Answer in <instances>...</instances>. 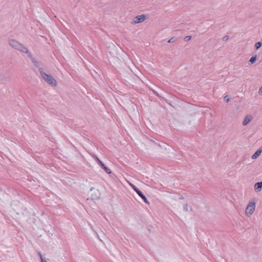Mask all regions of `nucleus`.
<instances>
[{"instance_id":"obj_1","label":"nucleus","mask_w":262,"mask_h":262,"mask_svg":"<svg viewBox=\"0 0 262 262\" xmlns=\"http://www.w3.org/2000/svg\"><path fill=\"white\" fill-rule=\"evenodd\" d=\"M257 200L256 198L251 199L248 202L245 210V214L246 217H250L256 209Z\"/></svg>"},{"instance_id":"obj_2","label":"nucleus","mask_w":262,"mask_h":262,"mask_svg":"<svg viewBox=\"0 0 262 262\" xmlns=\"http://www.w3.org/2000/svg\"><path fill=\"white\" fill-rule=\"evenodd\" d=\"M40 75L41 77L49 84L54 86L57 85V81L51 75L47 74L42 71H40Z\"/></svg>"},{"instance_id":"obj_3","label":"nucleus","mask_w":262,"mask_h":262,"mask_svg":"<svg viewBox=\"0 0 262 262\" xmlns=\"http://www.w3.org/2000/svg\"><path fill=\"white\" fill-rule=\"evenodd\" d=\"M147 18V16L145 14L137 15L133 18L132 21V24L136 25L143 23Z\"/></svg>"},{"instance_id":"obj_4","label":"nucleus","mask_w":262,"mask_h":262,"mask_svg":"<svg viewBox=\"0 0 262 262\" xmlns=\"http://www.w3.org/2000/svg\"><path fill=\"white\" fill-rule=\"evenodd\" d=\"M128 184L132 187V188L137 192V193L143 199L144 202L149 204V202L147 200L146 196L132 183L128 182Z\"/></svg>"},{"instance_id":"obj_5","label":"nucleus","mask_w":262,"mask_h":262,"mask_svg":"<svg viewBox=\"0 0 262 262\" xmlns=\"http://www.w3.org/2000/svg\"><path fill=\"white\" fill-rule=\"evenodd\" d=\"M253 119V117L251 115H246L242 122V125L243 126L247 125Z\"/></svg>"},{"instance_id":"obj_6","label":"nucleus","mask_w":262,"mask_h":262,"mask_svg":"<svg viewBox=\"0 0 262 262\" xmlns=\"http://www.w3.org/2000/svg\"><path fill=\"white\" fill-rule=\"evenodd\" d=\"M8 42L11 47L15 48V47H16V40L15 39V36H12L11 37H9Z\"/></svg>"},{"instance_id":"obj_7","label":"nucleus","mask_w":262,"mask_h":262,"mask_svg":"<svg viewBox=\"0 0 262 262\" xmlns=\"http://www.w3.org/2000/svg\"><path fill=\"white\" fill-rule=\"evenodd\" d=\"M254 190L256 192H260L262 189V181L261 182H257L254 184Z\"/></svg>"},{"instance_id":"obj_8","label":"nucleus","mask_w":262,"mask_h":262,"mask_svg":"<svg viewBox=\"0 0 262 262\" xmlns=\"http://www.w3.org/2000/svg\"><path fill=\"white\" fill-rule=\"evenodd\" d=\"M17 50L23 53H28V49L24 47L21 44H17Z\"/></svg>"},{"instance_id":"obj_9","label":"nucleus","mask_w":262,"mask_h":262,"mask_svg":"<svg viewBox=\"0 0 262 262\" xmlns=\"http://www.w3.org/2000/svg\"><path fill=\"white\" fill-rule=\"evenodd\" d=\"M257 60V56L256 55H254L253 56H252L250 59H249V60L248 61V63L249 64H252L253 63H254Z\"/></svg>"},{"instance_id":"obj_10","label":"nucleus","mask_w":262,"mask_h":262,"mask_svg":"<svg viewBox=\"0 0 262 262\" xmlns=\"http://www.w3.org/2000/svg\"><path fill=\"white\" fill-rule=\"evenodd\" d=\"M261 150H257L252 156L251 158L252 159H256L257 158H258L259 155L261 154Z\"/></svg>"},{"instance_id":"obj_11","label":"nucleus","mask_w":262,"mask_h":262,"mask_svg":"<svg viewBox=\"0 0 262 262\" xmlns=\"http://www.w3.org/2000/svg\"><path fill=\"white\" fill-rule=\"evenodd\" d=\"M261 46L262 43L260 41H258L255 43L254 47L256 50H258L261 47Z\"/></svg>"},{"instance_id":"obj_12","label":"nucleus","mask_w":262,"mask_h":262,"mask_svg":"<svg viewBox=\"0 0 262 262\" xmlns=\"http://www.w3.org/2000/svg\"><path fill=\"white\" fill-rule=\"evenodd\" d=\"M104 170L108 174H110L112 173L111 170L110 168H107L106 166L104 168Z\"/></svg>"},{"instance_id":"obj_13","label":"nucleus","mask_w":262,"mask_h":262,"mask_svg":"<svg viewBox=\"0 0 262 262\" xmlns=\"http://www.w3.org/2000/svg\"><path fill=\"white\" fill-rule=\"evenodd\" d=\"M176 39L174 37L171 38L168 40V43H172L176 41Z\"/></svg>"},{"instance_id":"obj_14","label":"nucleus","mask_w":262,"mask_h":262,"mask_svg":"<svg viewBox=\"0 0 262 262\" xmlns=\"http://www.w3.org/2000/svg\"><path fill=\"white\" fill-rule=\"evenodd\" d=\"M39 254L41 259V262H48L45 259H44L42 257V256L40 253H39Z\"/></svg>"},{"instance_id":"obj_15","label":"nucleus","mask_w":262,"mask_h":262,"mask_svg":"<svg viewBox=\"0 0 262 262\" xmlns=\"http://www.w3.org/2000/svg\"><path fill=\"white\" fill-rule=\"evenodd\" d=\"M224 99L225 101L226 102H229L230 100V98H229V96H225L224 97Z\"/></svg>"},{"instance_id":"obj_16","label":"nucleus","mask_w":262,"mask_h":262,"mask_svg":"<svg viewBox=\"0 0 262 262\" xmlns=\"http://www.w3.org/2000/svg\"><path fill=\"white\" fill-rule=\"evenodd\" d=\"M94 158L97 161V162L100 164V162H101L102 161L101 160H99V159L96 156H93Z\"/></svg>"},{"instance_id":"obj_17","label":"nucleus","mask_w":262,"mask_h":262,"mask_svg":"<svg viewBox=\"0 0 262 262\" xmlns=\"http://www.w3.org/2000/svg\"><path fill=\"white\" fill-rule=\"evenodd\" d=\"M191 39V36H186L184 38V40L185 41H189V40H190Z\"/></svg>"},{"instance_id":"obj_18","label":"nucleus","mask_w":262,"mask_h":262,"mask_svg":"<svg viewBox=\"0 0 262 262\" xmlns=\"http://www.w3.org/2000/svg\"><path fill=\"white\" fill-rule=\"evenodd\" d=\"M258 94L259 95L262 96V86L258 90Z\"/></svg>"},{"instance_id":"obj_19","label":"nucleus","mask_w":262,"mask_h":262,"mask_svg":"<svg viewBox=\"0 0 262 262\" xmlns=\"http://www.w3.org/2000/svg\"><path fill=\"white\" fill-rule=\"evenodd\" d=\"M102 167V168L104 169V168L106 167L105 166V165L101 162H100V163L99 164Z\"/></svg>"},{"instance_id":"obj_20","label":"nucleus","mask_w":262,"mask_h":262,"mask_svg":"<svg viewBox=\"0 0 262 262\" xmlns=\"http://www.w3.org/2000/svg\"><path fill=\"white\" fill-rule=\"evenodd\" d=\"M102 167V168L104 169V168L106 167L105 166V165L101 162H100V163L99 164Z\"/></svg>"},{"instance_id":"obj_21","label":"nucleus","mask_w":262,"mask_h":262,"mask_svg":"<svg viewBox=\"0 0 262 262\" xmlns=\"http://www.w3.org/2000/svg\"><path fill=\"white\" fill-rule=\"evenodd\" d=\"M184 210L186 211H188V207H187V204H185L184 206Z\"/></svg>"},{"instance_id":"obj_22","label":"nucleus","mask_w":262,"mask_h":262,"mask_svg":"<svg viewBox=\"0 0 262 262\" xmlns=\"http://www.w3.org/2000/svg\"><path fill=\"white\" fill-rule=\"evenodd\" d=\"M99 197L98 196H96V197H93V199H96L97 198H98Z\"/></svg>"}]
</instances>
